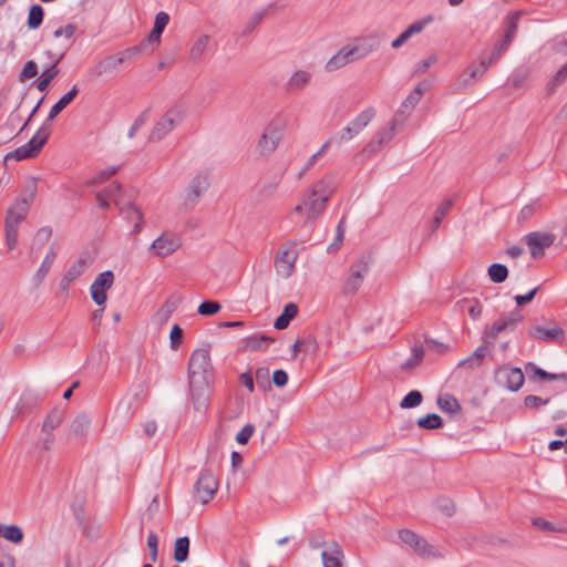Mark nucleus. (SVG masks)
Segmentation results:
<instances>
[{
	"mask_svg": "<svg viewBox=\"0 0 567 567\" xmlns=\"http://www.w3.org/2000/svg\"><path fill=\"white\" fill-rule=\"evenodd\" d=\"M213 375L209 347L194 350L187 364V379L190 400L198 412H205L208 409Z\"/></svg>",
	"mask_w": 567,
	"mask_h": 567,
	"instance_id": "f257e3e1",
	"label": "nucleus"
},
{
	"mask_svg": "<svg viewBox=\"0 0 567 567\" xmlns=\"http://www.w3.org/2000/svg\"><path fill=\"white\" fill-rule=\"evenodd\" d=\"M51 131L41 125L35 134L22 146L4 155V163L9 159L24 161L35 158L48 143Z\"/></svg>",
	"mask_w": 567,
	"mask_h": 567,
	"instance_id": "f03ea898",
	"label": "nucleus"
},
{
	"mask_svg": "<svg viewBox=\"0 0 567 567\" xmlns=\"http://www.w3.org/2000/svg\"><path fill=\"white\" fill-rule=\"evenodd\" d=\"M494 381L499 388L516 392L523 386L525 377L520 368L505 363L494 371Z\"/></svg>",
	"mask_w": 567,
	"mask_h": 567,
	"instance_id": "7ed1b4c3",
	"label": "nucleus"
},
{
	"mask_svg": "<svg viewBox=\"0 0 567 567\" xmlns=\"http://www.w3.org/2000/svg\"><path fill=\"white\" fill-rule=\"evenodd\" d=\"M371 260L372 259L370 256H362L351 266L350 275L346 279L342 287V292L344 295H354L359 290L363 282L364 276L370 270Z\"/></svg>",
	"mask_w": 567,
	"mask_h": 567,
	"instance_id": "20e7f679",
	"label": "nucleus"
},
{
	"mask_svg": "<svg viewBox=\"0 0 567 567\" xmlns=\"http://www.w3.org/2000/svg\"><path fill=\"white\" fill-rule=\"evenodd\" d=\"M209 172L200 171L190 181L186 189L184 206L193 209L199 202L200 197L207 192L210 186Z\"/></svg>",
	"mask_w": 567,
	"mask_h": 567,
	"instance_id": "39448f33",
	"label": "nucleus"
},
{
	"mask_svg": "<svg viewBox=\"0 0 567 567\" xmlns=\"http://www.w3.org/2000/svg\"><path fill=\"white\" fill-rule=\"evenodd\" d=\"M218 491V481L208 468H203L194 484V497L202 504H207Z\"/></svg>",
	"mask_w": 567,
	"mask_h": 567,
	"instance_id": "423d86ee",
	"label": "nucleus"
},
{
	"mask_svg": "<svg viewBox=\"0 0 567 567\" xmlns=\"http://www.w3.org/2000/svg\"><path fill=\"white\" fill-rule=\"evenodd\" d=\"M370 49H362L358 45L341 48L326 64V70L331 72L336 71L350 62L360 60L368 55Z\"/></svg>",
	"mask_w": 567,
	"mask_h": 567,
	"instance_id": "0eeeda50",
	"label": "nucleus"
},
{
	"mask_svg": "<svg viewBox=\"0 0 567 567\" xmlns=\"http://www.w3.org/2000/svg\"><path fill=\"white\" fill-rule=\"evenodd\" d=\"M556 239L553 233L532 231L525 235L524 241L530 250L534 259H539L545 255V249L549 248Z\"/></svg>",
	"mask_w": 567,
	"mask_h": 567,
	"instance_id": "6e6552de",
	"label": "nucleus"
},
{
	"mask_svg": "<svg viewBox=\"0 0 567 567\" xmlns=\"http://www.w3.org/2000/svg\"><path fill=\"white\" fill-rule=\"evenodd\" d=\"M114 282V274L112 270H105L99 274L90 287L92 300L97 306H105L107 300V290Z\"/></svg>",
	"mask_w": 567,
	"mask_h": 567,
	"instance_id": "1a4fd4ad",
	"label": "nucleus"
},
{
	"mask_svg": "<svg viewBox=\"0 0 567 567\" xmlns=\"http://www.w3.org/2000/svg\"><path fill=\"white\" fill-rule=\"evenodd\" d=\"M528 336L533 339L544 341L547 343L561 344L565 340V330L558 327L554 321L549 322L548 327L534 326L528 330Z\"/></svg>",
	"mask_w": 567,
	"mask_h": 567,
	"instance_id": "9d476101",
	"label": "nucleus"
},
{
	"mask_svg": "<svg viewBox=\"0 0 567 567\" xmlns=\"http://www.w3.org/2000/svg\"><path fill=\"white\" fill-rule=\"evenodd\" d=\"M375 116V110L368 107L353 118L348 126L341 130L339 143L348 142L357 136Z\"/></svg>",
	"mask_w": 567,
	"mask_h": 567,
	"instance_id": "9b49d317",
	"label": "nucleus"
},
{
	"mask_svg": "<svg viewBox=\"0 0 567 567\" xmlns=\"http://www.w3.org/2000/svg\"><path fill=\"white\" fill-rule=\"evenodd\" d=\"M125 61V56L118 54L106 55L100 60L89 73L92 78L113 76L116 68Z\"/></svg>",
	"mask_w": 567,
	"mask_h": 567,
	"instance_id": "f8f14e48",
	"label": "nucleus"
},
{
	"mask_svg": "<svg viewBox=\"0 0 567 567\" xmlns=\"http://www.w3.org/2000/svg\"><path fill=\"white\" fill-rule=\"evenodd\" d=\"M182 245L181 238L173 234L163 233L158 238H156L151 248L155 251L156 255L165 257L174 251H176Z\"/></svg>",
	"mask_w": 567,
	"mask_h": 567,
	"instance_id": "ddd939ff",
	"label": "nucleus"
},
{
	"mask_svg": "<svg viewBox=\"0 0 567 567\" xmlns=\"http://www.w3.org/2000/svg\"><path fill=\"white\" fill-rule=\"evenodd\" d=\"M488 65L486 59H483L478 65L472 63L468 68L460 75L456 81V89L462 90L481 79L487 71Z\"/></svg>",
	"mask_w": 567,
	"mask_h": 567,
	"instance_id": "4468645a",
	"label": "nucleus"
},
{
	"mask_svg": "<svg viewBox=\"0 0 567 567\" xmlns=\"http://www.w3.org/2000/svg\"><path fill=\"white\" fill-rule=\"evenodd\" d=\"M282 137L281 131L274 125H268L264 134L260 136L258 147L262 155L272 153Z\"/></svg>",
	"mask_w": 567,
	"mask_h": 567,
	"instance_id": "2eb2a0df",
	"label": "nucleus"
},
{
	"mask_svg": "<svg viewBox=\"0 0 567 567\" xmlns=\"http://www.w3.org/2000/svg\"><path fill=\"white\" fill-rule=\"evenodd\" d=\"M79 94V89L76 85H73L72 89L66 92L64 95H62L56 103H54L50 112L43 122V126H47L48 130L51 131V123L52 121L69 105L73 102V100Z\"/></svg>",
	"mask_w": 567,
	"mask_h": 567,
	"instance_id": "dca6fc26",
	"label": "nucleus"
},
{
	"mask_svg": "<svg viewBox=\"0 0 567 567\" xmlns=\"http://www.w3.org/2000/svg\"><path fill=\"white\" fill-rule=\"evenodd\" d=\"M303 205L308 210L306 223L317 219L327 207L328 199L321 198L320 196H312L311 192L308 190L302 196Z\"/></svg>",
	"mask_w": 567,
	"mask_h": 567,
	"instance_id": "f3484780",
	"label": "nucleus"
},
{
	"mask_svg": "<svg viewBox=\"0 0 567 567\" xmlns=\"http://www.w3.org/2000/svg\"><path fill=\"white\" fill-rule=\"evenodd\" d=\"M296 260L297 252L293 250L285 249L277 252L275 264L279 272L284 274L286 277H289L293 272Z\"/></svg>",
	"mask_w": 567,
	"mask_h": 567,
	"instance_id": "a211bd4d",
	"label": "nucleus"
},
{
	"mask_svg": "<svg viewBox=\"0 0 567 567\" xmlns=\"http://www.w3.org/2000/svg\"><path fill=\"white\" fill-rule=\"evenodd\" d=\"M241 351H259L266 350L270 343L275 342V338L266 334H254L243 339Z\"/></svg>",
	"mask_w": 567,
	"mask_h": 567,
	"instance_id": "6ab92c4d",
	"label": "nucleus"
},
{
	"mask_svg": "<svg viewBox=\"0 0 567 567\" xmlns=\"http://www.w3.org/2000/svg\"><path fill=\"white\" fill-rule=\"evenodd\" d=\"M120 214L128 221H134L133 234H138L143 228V214L134 204L128 203L120 207Z\"/></svg>",
	"mask_w": 567,
	"mask_h": 567,
	"instance_id": "aec40b11",
	"label": "nucleus"
},
{
	"mask_svg": "<svg viewBox=\"0 0 567 567\" xmlns=\"http://www.w3.org/2000/svg\"><path fill=\"white\" fill-rule=\"evenodd\" d=\"M489 346L491 341L484 339L483 343L477 347L470 357L458 362V367H468L471 369L480 367L486 357Z\"/></svg>",
	"mask_w": 567,
	"mask_h": 567,
	"instance_id": "412c9836",
	"label": "nucleus"
},
{
	"mask_svg": "<svg viewBox=\"0 0 567 567\" xmlns=\"http://www.w3.org/2000/svg\"><path fill=\"white\" fill-rule=\"evenodd\" d=\"M334 183L333 178L331 176H324L323 178L319 179L318 182L313 183L309 190L311 192L312 196H320L321 198L330 200V197L332 196L334 192Z\"/></svg>",
	"mask_w": 567,
	"mask_h": 567,
	"instance_id": "4be33fe9",
	"label": "nucleus"
},
{
	"mask_svg": "<svg viewBox=\"0 0 567 567\" xmlns=\"http://www.w3.org/2000/svg\"><path fill=\"white\" fill-rule=\"evenodd\" d=\"M69 45L65 47L63 52L55 59L54 63L48 68L41 75V78L35 82L37 89L40 92H44L48 90L50 83L52 80L59 74L60 70L56 68V64L63 59L65 51L68 50Z\"/></svg>",
	"mask_w": 567,
	"mask_h": 567,
	"instance_id": "5701e85b",
	"label": "nucleus"
},
{
	"mask_svg": "<svg viewBox=\"0 0 567 567\" xmlns=\"http://www.w3.org/2000/svg\"><path fill=\"white\" fill-rule=\"evenodd\" d=\"M298 315V306L295 302H288L285 305L282 312L275 319L274 328L277 330H284L288 328L290 321L293 320Z\"/></svg>",
	"mask_w": 567,
	"mask_h": 567,
	"instance_id": "b1692460",
	"label": "nucleus"
},
{
	"mask_svg": "<svg viewBox=\"0 0 567 567\" xmlns=\"http://www.w3.org/2000/svg\"><path fill=\"white\" fill-rule=\"evenodd\" d=\"M175 127V121L173 117L165 115L159 121L156 122L150 134V141H161L164 136H166L173 128Z\"/></svg>",
	"mask_w": 567,
	"mask_h": 567,
	"instance_id": "393cba45",
	"label": "nucleus"
},
{
	"mask_svg": "<svg viewBox=\"0 0 567 567\" xmlns=\"http://www.w3.org/2000/svg\"><path fill=\"white\" fill-rule=\"evenodd\" d=\"M183 298L178 293H173L169 296L166 301L162 305V307L157 310L156 317L159 321L166 322L172 313L178 308Z\"/></svg>",
	"mask_w": 567,
	"mask_h": 567,
	"instance_id": "a878e982",
	"label": "nucleus"
},
{
	"mask_svg": "<svg viewBox=\"0 0 567 567\" xmlns=\"http://www.w3.org/2000/svg\"><path fill=\"white\" fill-rule=\"evenodd\" d=\"M311 80V74L303 70L296 71L285 84L287 92H295L306 87Z\"/></svg>",
	"mask_w": 567,
	"mask_h": 567,
	"instance_id": "bb28decb",
	"label": "nucleus"
},
{
	"mask_svg": "<svg viewBox=\"0 0 567 567\" xmlns=\"http://www.w3.org/2000/svg\"><path fill=\"white\" fill-rule=\"evenodd\" d=\"M38 193V181L33 177L29 178L22 190L21 194L17 197L14 200L16 203L23 204L28 207H31L32 203L35 199Z\"/></svg>",
	"mask_w": 567,
	"mask_h": 567,
	"instance_id": "cd10ccee",
	"label": "nucleus"
},
{
	"mask_svg": "<svg viewBox=\"0 0 567 567\" xmlns=\"http://www.w3.org/2000/svg\"><path fill=\"white\" fill-rule=\"evenodd\" d=\"M40 401L39 394L31 390H25L20 396L19 402L17 403V411L19 414H28L32 411V409Z\"/></svg>",
	"mask_w": 567,
	"mask_h": 567,
	"instance_id": "c85d7f7f",
	"label": "nucleus"
},
{
	"mask_svg": "<svg viewBox=\"0 0 567 567\" xmlns=\"http://www.w3.org/2000/svg\"><path fill=\"white\" fill-rule=\"evenodd\" d=\"M396 121L393 120L388 128H383L378 132L375 138H373L369 144L368 148L370 152H377L383 144L388 143L392 140L395 131Z\"/></svg>",
	"mask_w": 567,
	"mask_h": 567,
	"instance_id": "c756f323",
	"label": "nucleus"
},
{
	"mask_svg": "<svg viewBox=\"0 0 567 567\" xmlns=\"http://www.w3.org/2000/svg\"><path fill=\"white\" fill-rule=\"evenodd\" d=\"M30 210V207L25 206L24 203L23 204H19V203H13L7 210L6 213V219L4 221H8V223H11L13 225H20V223H22L28 213Z\"/></svg>",
	"mask_w": 567,
	"mask_h": 567,
	"instance_id": "7c9ffc66",
	"label": "nucleus"
},
{
	"mask_svg": "<svg viewBox=\"0 0 567 567\" xmlns=\"http://www.w3.org/2000/svg\"><path fill=\"white\" fill-rule=\"evenodd\" d=\"M343 558V551L337 543H333L331 551L323 550L321 553L323 567H342Z\"/></svg>",
	"mask_w": 567,
	"mask_h": 567,
	"instance_id": "2f4dec72",
	"label": "nucleus"
},
{
	"mask_svg": "<svg viewBox=\"0 0 567 567\" xmlns=\"http://www.w3.org/2000/svg\"><path fill=\"white\" fill-rule=\"evenodd\" d=\"M190 540L187 536H182L175 539L173 558L176 563H184L189 556Z\"/></svg>",
	"mask_w": 567,
	"mask_h": 567,
	"instance_id": "473e14b6",
	"label": "nucleus"
},
{
	"mask_svg": "<svg viewBox=\"0 0 567 567\" xmlns=\"http://www.w3.org/2000/svg\"><path fill=\"white\" fill-rule=\"evenodd\" d=\"M419 91H411L406 99L402 102L401 106L396 111L395 121H404L420 102L417 99Z\"/></svg>",
	"mask_w": 567,
	"mask_h": 567,
	"instance_id": "72a5a7b5",
	"label": "nucleus"
},
{
	"mask_svg": "<svg viewBox=\"0 0 567 567\" xmlns=\"http://www.w3.org/2000/svg\"><path fill=\"white\" fill-rule=\"evenodd\" d=\"M56 257V251L53 247L50 248L48 254L45 255L42 264L40 265L39 269L33 276V281L35 286H39L43 279L45 278L47 274L50 271L51 266Z\"/></svg>",
	"mask_w": 567,
	"mask_h": 567,
	"instance_id": "f704fd0d",
	"label": "nucleus"
},
{
	"mask_svg": "<svg viewBox=\"0 0 567 567\" xmlns=\"http://www.w3.org/2000/svg\"><path fill=\"white\" fill-rule=\"evenodd\" d=\"M437 406L443 412H447V413H458L462 410V406H461L458 400L450 393H445L437 398Z\"/></svg>",
	"mask_w": 567,
	"mask_h": 567,
	"instance_id": "c9c22d12",
	"label": "nucleus"
},
{
	"mask_svg": "<svg viewBox=\"0 0 567 567\" xmlns=\"http://www.w3.org/2000/svg\"><path fill=\"white\" fill-rule=\"evenodd\" d=\"M44 20V9L40 4H32L29 8L27 27L30 30H35L41 27Z\"/></svg>",
	"mask_w": 567,
	"mask_h": 567,
	"instance_id": "e433bc0d",
	"label": "nucleus"
},
{
	"mask_svg": "<svg viewBox=\"0 0 567 567\" xmlns=\"http://www.w3.org/2000/svg\"><path fill=\"white\" fill-rule=\"evenodd\" d=\"M168 22H169L168 13H166L164 11H159L155 16L154 25H153L152 31L150 32L151 33V40H153V41H161V37H162L166 25L168 24Z\"/></svg>",
	"mask_w": 567,
	"mask_h": 567,
	"instance_id": "4c0bfd02",
	"label": "nucleus"
},
{
	"mask_svg": "<svg viewBox=\"0 0 567 567\" xmlns=\"http://www.w3.org/2000/svg\"><path fill=\"white\" fill-rule=\"evenodd\" d=\"M91 420L86 413H80L71 424V433L76 436H84L90 427Z\"/></svg>",
	"mask_w": 567,
	"mask_h": 567,
	"instance_id": "58836bf2",
	"label": "nucleus"
},
{
	"mask_svg": "<svg viewBox=\"0 0 567 567\" xmlns=\"http://www.w3.org/2000/svg\"><path fill=\"white\" fill-rule=\"evenodd\" d=\"M443 419L436 413H427L416 421V425L424 430H437L443 427Z\"/></svg>",
	"mask_w": 567,
	"mask_h": 567,
	"instance_id": "ea45409f",
	"label": "nucleus"
},
{
	"mask_svg": "<svg viewBox=\"0 0 567 567\" xmlns=\"http://www.w3.org/2000/svg\"><path fill=\"white\" fill-rule=\"evenodd\" d=\"M0 536H2L4 539H7L13 544H19L23 539V532L17 525L0 524Z\"/></svg>",
	"mask_w": 567,
	"mask_h": 567,
	"instance_id": "a19ab883",
	"label": "nucleus"
},
{
	"mask_svg": "<svg viewBox=\"0 0 567 567\" xmlns=\"http://www.w3.org/2000/svg\"><path fill=\"white\" fill-rule=\"evenodd\" d=\"M488 278L494 284H502L508 277V268L498 262L492 264L487 269Z\"/></svg>",
	"mask_w": 567,
	"mask_h": 567,
	"instance_id": "79ce46f5",
	"label": "nucleus"
},
{
	"mask_svg": "<svg viewBox=\"0 0 567 567\" xmlns=\"http://www.w3.org/2000/svg\"><path fill=\"white\" fill-rule=\"evenodd\" d=\"M505 330H507L506 322L503 321L502 318H499L498 320L494 321L492 324L486 326V328L484 329V332H483V340L484 339L489 340L491 346H492L493 341L497 338V336Z\"/></svg>",
	"mask_w": 567,
	"mask_h": 567,
	"instance_id": "37998d69",
	"label": "nucleus"
},
{
	"mask_svg": "<svg viewBox=\"0 0 567 567\" xmlns=\"http://www.w3.org/2000/svg\"><path fill=\"white\" fill-rule=\"evenodd\" d=\"M452 206L453 199H446L436 208L434 217L431 221L432 233H434L441 226L442 219L445 217Z\"/></svg>",
	"mask_w": 567,
	"mask_h": 567,
	"instance_id": "c03bdc74",
	"label": "nucleus"
},
{
	"mask_svg": "<svg viewBox=\"0 0 567 567\" xmlns=\"http://www.w3.org/2000/svg\"><path fill=\"white\" fill-rule=\"evenodd\" d=\"M529 80V71L527 69L515 70L509 78V84L513 89H523Z\"/></svg>",
	"mask_w": 567,
	"mask_h": 567,
	"instance_id": "a18cd8bd",
	"label": "nucleus"
},
{
	"mask_svg": "<svg viewBox=\"0 0 567 567\" xmlns=\"http://www.w3.org/2000/svg\"><path fill=\"white\" fill-rule=\"evenodd\" d=\"M62 421V414L56 409H53L44 419L42 424V431L45 433H52Z\"/></svg>",
	"mask_w": 567,
	"mask_h": 567,
	"instance_id": "49530a36",
	"label": "nucleus"
},
{
	"mask_svg": "<svg viewBox=\"0 0 567 567\" xmlns=\"http://www.w3.org/2000/svg\"><path fill=\"white\" fill-rule=\"evenodd\" d=\"M89 267V261H87V258L86 257H83L81 256L69 269L68 271L64 274L65 276H68L69 278H71L72 280H75L76 278H79L81 275L84 274V271L86 270V268Z\"/></svg>",
	"mask_w": 567,
	"mask_h": 567,
	"instance_id": "de8ad7c7",
	"label": "nucleus"
},
{
	"mask_svg": "<svg viewBox=\"0 0 567 567\" xmlns=\"http://www.w3.org/2000/svg\"><path fill=\"white\" fill-rule=\"evenodd\" d=\"M208 42H209V35H207V34L200 35L195 41V43L193 44L190 52H189L190 59L193 61H198L202 58L203 53L206 50Z\"/></svg>",
	"mask_w": 567,
	"mask_h": 567,
	"instance_id": "09e8293b",
	"label": "nucleus"
},
{
	"mask_svg": "<svg viewBox=\"0 0 567 567\" xmlns=\"http://www.w3.org/2000/svg\"><path fill=\"white\" fill-rule=\"evenodd\" d=\"M415 554H417L422 558L437 557L439 554L434 546L429 544L423 537H420V542L417 545L413 547Z\"/></svg>",
	"mask_w": 567,
	"mask_h": 567,
	"instance_id": "8fccbe9b",
	"label": "nucleus"
},
{
	"mask_svg": "<svg viewBox=\"0 0 567 567\" xmlns=\"http://www.w3.org/2000/svg\"><path fill=\"white\" fill-rule=\"evenodd\" d=\"M532 524L536 528L548 533H561L565 530V528L561 527L560 525L549 522L543 517H534L532 519Z\"/></svg>",
	"mask_w": 567,
	"mask_h": 567,
	"instance_id": "3c124183",
	"label": "nucleus"
},
{
	"mask_svg": "<svg viewBox=\"0 0 567 567\" xmlns=\"http://www.w3.org/2000/svg\"><path fill=\"white\" fill-rule=\"evenodd\" d=\"M509 45L511 43L504 39L496 42L489 58L486 60V64L491 66L492 64L496 63L501 59V56L508 50Z\"/></svg>",
	"mask_w": 567,
	"mask_h": 567,
	"instance_id": "603ef678",
	"label": "nucleus"
},
{
	"mask_svg": "<svg viewBox=\"0 0 567 567\" xmlns=\"http://www.w3.org/2000/svg\"><path fill=\"white\" fill-rule=\"evenodd\" d=\"M423 401V395L417 390L410 391L401 401L402 409H413L419 406Z\"/></svg>",
	"mask_w": 567,
	"mask_h": 567,
	"instance_id": "864d4df0",
	"label": "nucleus"
},
{
	"mask_svg": "<svg viewBox=\"0 0 567 567\" xmlns=\"http://www.w3.org/2000/svg\"><path fill=\"white\" fill-rule=\"evenodd\" d=\"M567 80V63L561 66L556 74L550 79L547 85L548 94H553L556 89Z\"/></svg>",
	"mask_w": 567,
	"mask_h": 567,
	"instance_id": "5fc2aeb1",
	"label": "nucleus"
},
{
	"mask_svg": "<svg viewBox=\"0 0 567 567\" xmlns=\"http://www.w3.org/2000/svg\"><path fill=\"white\" fill-rule=\"evenodd\" d=\"M456 305L461 309H463L465 305H468L467 312L473 320H477L482 315L483 307L478 300L463 299L460 300Z\"/></svg>",
	"mask_w": 567,
	"mask_h": 567,
	"instance_id": "6e6d98bb",
	"label": "nucleus"
},
{
	"mask_svg": "<svg viewBox=\"0 0 567 567\" xmlns=\"http://www.w3.org/2000/svg\"><path fill=\"white\" fill-rule=\"evenodd\" d=\"M221 309V305L215 300H204L197 308L200 316L209 317L216 315Z\"/></svg>",
	"mask_w": 567,
	"mask_h": 567,
	"instance_id": "4d7b16f0",
	"label": "nucleus"
},
{
	"mask_svg": "<svg viewBox=\"0 0 567 567\" xmlns=\"http://www.w3.org/2000/svg\"><path fill=\"white\" fill-rule=\"evenodd\" d=\"M6 244L9 249H13L18 243V225L4 221Z\"/></svg>",
	"mask_w": 567,
	"mask_h": 567,
	"instance_id": "13d9d810",
	"label": "nucleus"
},
{
	"mask_svg": "<svg viewBox=\"0 0 567 567\" xmlns=\"http://www.w3.org/2000/svg\"><path fill=\"white\" fill-rule=\"evenodd\" d=\"M117 169L118 168L116 166L107 167L106 169L99 172L93 178L89 179L86 182V185L93 186V185L101 184V183L105 182L106 179H109L110 177H112L113 175H115L117 173Z\"/></svg>",
	"mask_w": 567,
	"mask_h": 567,
	"instance_id": "bf43d9fd",
	"label": "nucleus"
},
{
	"mask_svg": "<svg viewBox=\"0 0 567 567\" xmlns=\"http://www.w3.org/2000/svg\"><path fill=\"white\" fill-rule=\"evenodd\" d=\"M420 537L421 536L417 535L415 532L408 528L399 530V538L401 539V542L411 547L412 549L415 545H417V542H420Z\"/></svg>",
	"mask_w": 567,
	"mask_h": 567,
	"instance_id": "052dcab7",
	"label": "nucleus"
},
{
	"mask_svg": "<svg viewBox=\"0 0 567 567\" xmlns=\"http://www.w3.org/2000/svg\"><path fill=\"white\" fill-rule=\"evenodd\" d=\"M267 9L256 12L246 23L243 35H248L266 17Z\"/></svg>",
	"mask_w": 567,
	"mask_h": 567,
	"instance_id": "680f3d73",
	"label": "nucleus"
},
{
	"mask_svg": "<svg viewBox=\"0 0 567 567\" xmlns=\"http://www.w3.org/2000/svg\"><path fill=\"white\" fill-rule=\"evenodd\" d=\"M147 547L150 549V559L152 563H155L158 558V536L154 530L148 533Z\"/></svg>",
	"mask_w": 567,
	"mask_h": 567,
	"instance_id": "e2e57ef3",
	"label": "nucleus"
},
{
	"mask_svg": "<svg viewBox=\"0 0 567 567\" xmlns=\"http://www.w3.org/2000/svg\"><path fill=\"white\" fill-rule=\"evenodd\" d=\"M436 507L446 517H452L455 514V505L447 497L437 498Z\"/></svg>",
	"mask_w": 567,
	"mask_h": 567,
	"instance_id": "0e129e2a",
	"label": "nucleus"
},
{
	"mask_svg": "<svg viewBox=\"0 0 567 567\" xmlns=\"http://www.w3.org/2000/svg\"><path fill=\"white\" fill-rule=\"evenodd\" d=\"M433 21V17L432 16H426L424 17L423 19L421 20H417L415 22H413L412 24H410L405 31L408 32L409 37L411 38L412 35L414 34H417V33H421L424 28Z\"/></svg>",
	"mask_w": 567,
	"mask_h": 567,
	"instance_id": "69168bd1",
	"label": "nucleus"
},
{
	"mask_svg": "<svg viewBox=\"0 0 567 567\" xmlns=\"http://www.w3.org/2000/svg\"><path fill=\"white\" fill-rule=\"evenodd\" d=\"M38 74V64L33 60H29L23 65L21 73L19 74V80L24 82L29 79L34 78Z\"/></svg>",
	"mask_w": 567,
	"mask_h": 567,
	"instance_id": "338daca9",
	"label": "nucleus"
},
{
	"mask_svg": "<svg viewBox=\"0 0 567 567\" xmlns=\"http://www.w3.org/2000/svg\"><path fill=\"white\" fill-rule=\"evenodd\" d=\"M184 331L182 327L175 323L169 332V341L172 350H177L183 341Z\"/></svg>",
	"mask_w": 567,
	"mask_h": 567,
	"instance_id": "774afa93",
	"label": "nucleus"
}]
</instances>
